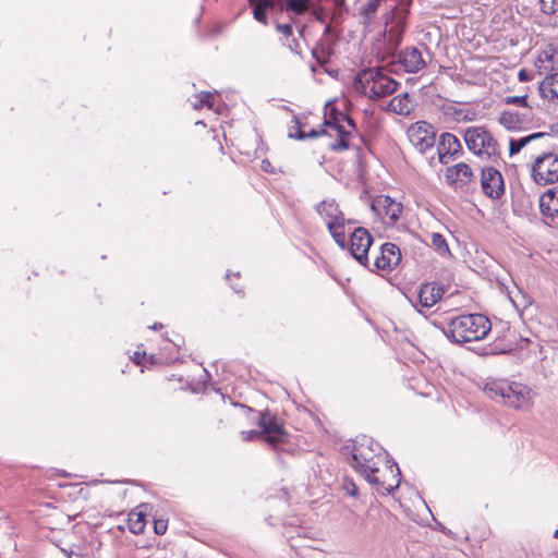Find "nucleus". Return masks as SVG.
<instances>
[{
	"mask_svg": "<svg viewBox=\"0 0 558 558\" xmlns=\"http://www.w3.org/2000/svg\"><path fill=\"white\" fill-rule=\"evenodd\" d=\"M355 124L345 113L338 111L335 107H327L325 121L319 129H312L308 133L299 131L298 138L328 136L331 141L328 144L333 151H342L349 148Z\"/></svg>",
	"mask_w": 558,
	"mask_h": 558,
	"instance_id": "obj_1",
	"label": "nucleus"
},
{
	"mask_svg": "<svg viewBox=\"0 0 558 558\" xmlns=\"http://www.w3.org/2000/svg\"><path fill=\"white\" fill-rule=\"evenodd\" d=\"M483 390L490 399L501 398L505 405L515 410L527 411L534 403L535 393L522 383L489 379Z\"/></svg>",
	"mask_w": 558,
	"mask_h": 558,
	"instance_id": "obj_2",
	"label": "nucleus"
},
{
	"mask_svg": "<svg viewBox=\"0 0 558 558\" xmlns=\"http://www.w3.org/2000/svg\"><path fill=\"white\" fill-rule=\"evenodd\" d=\"M353 85L363 96L369 99H379L393 94L399 84L383 69L369 68L355 75Z\"/></svg>",
	"mask_w": 558,
	"mask_h": 558,
	"instance_id": "obj_3",
	"label": "nucleus"
},
{
	"mask_svg": "<svg viewBox=\"0 0 558 558\" xmlns=\"http://www.w3.org/2000/svg\"><path fill=\"white\" fill-rule=\"evenodd\" d=\"M492 329L490 320L482 314L461 315L449 324V336L457 344L484 339Z\"/></svg>",
	"mask_w": 558,
	"mask_h": 558,
	"instance_id": "obj_4",
	"label": "nucleus"
},
{
	"mask_svg": "<svg viewBox=\"0 0 558 558\" xmlns=\"http://www.w3.org/2000/svg\"><path fill=\"white\" fill-rule=\"evenodd\" d=\"M468 149L474 155L494 159L499 156V145L492 133L484 126H470L464 132Z\"/></svg>",
	"mask_w": 558,
	"mask_h": 558,
	"instance_id": "obj_5",
	"label": "nucleus"
},
{
	"mask_svg": "<svg viewBox=\"0 0 558 558\" xmlns=\"http://www.w3.org/2000/svg\"><path fill=\"white\" fill-rule=\"evenodd\" d=\"M376 449L371 445L359 442L352 449L351 465L361 474L366 477L372 472H379L378 464L384 460L380 454V447L376 444Z\"/></svg>",
	"mask_w": 558,
	"mask_h": 558,
	"instance_id": "obj_6",
	"label": "nucleus"
},
{
	"mask_svg": "<svg viewBox=\"0 0 558 558\" xmlns=\"http://www.w3.org/2000/svg\"><path fill=\"white\" fill-rule=\"evenodd\" d=\"M531 175L539 185L558 182V155L548 151L537 156L532 163Z\"/></svg>",
	"mask_w": 558,
	"mask_h": 558,
	"instance_id": "obj_7",
	"label": "nucleus"
},
{
	"mask_svg": "<svg viewBox=\"0 0 558 558\" xmlns=\"http://www.w3.org/2000/svg\"><path fill=\"white\" fill-rule=\"evenodd\" d=\"M364 478L376 487L378 494L388 495L399 487L401 473L397 463L392 462L385 470L379 469V472H372Z\"/></svg>",
	"mask_w": 558,
	"mask_h": 558,
	"instance_id": "obj_8",
	"label": "nucleus"
},
{
	"mask_svg": "<svg viewBox=\"0 0 558 558\" xmlns=\"http://www.w3.org/2000/svg\"><path fill=\"white\" fill-rule=\"evenodd\" d=\"M407 136L411 145L421 154L432 149L436 142L433 125L425 121H417L409 126Z\"/></svg>",
	"mask_w": 558,
	"mask_h": 558,
	"instance_id": "obj_9",
	"label": "nucleus"
},
{
	"mask_svg": "<svg viewBox=\"0 0 558 558\" xmlns=\"http://www.w3.org/2000/svg\"><path fill=\"white\" fill-rule=\"evenodd\" d=\"M445 181L453 190L468 191L476 182V174L466 162H458L445 170Z\"/></svg>",
	"mask_w": 558,
	"mask_h": 558,
	"instance_id": "obj_10",
	"label": "nucleus"
},
{
	"mask_svg": "<svg viewBox=\"0 0 558 558\" xmlns=\"http://www.w3.org/2000/svg\"><path fill=\"white\" fill-rule=\"evenodd\" d=\"M258 426L262 429L264 439L272 448H277L280 444L286 442L287 432L275 415H270L268 412L260 413Z\"/></svg>",
	"mask_w": 558,
	"mask_h": 558,
	"instance_id": "obj_11",
	"label": "nucleus"
},
{
	"mask_svg": "<svg viewBox=\"0 0 558 558\" xmlns=\"http://www.w3.org/2000/svg\"><path fill=\"white\" fill-rule=\"evenodd\" d=\"M172 353H178V351H157V353H151L147 355V351H133V355H130L129 359L135 365H138L143 368H148L149 366H163L173 364L178 361V355H173Z\"/></svg>",
	"mask_w": 558,
	"mask_h": 558,
	"instance_id": "obj_12",
	"label": "nucleus"
},
{
	"mask_svg": "<svg viewBox=\"0 0 558 558\" xmlns=\"http://www.w3.org/2000/svg\"><path fill=\"white\" fill-rule=\"evenodd\" d=\"M481 186L486 196L498 199L505 193L504 177L496 168L486 167L481 173Z\"/></svg>",
	"mask_w": 558,
	"mask_h": 558,
	"instance_id": "obj_13",
	"label": "nucleus"
},
{
	"mask_svg": "<svg viewBox=\"0 0 558 558\" xmlns=\"http://www.w3.org/2000/svg\"><path fill=\"white\" fill-rule=\"evenodd\" d=\"M373 243V238L367 229L359 227L350 236V252L362 265L367 263V253Z\"/></svg>",
	"mask_w": 558,
	"mask_h": 558,
	"instance_id": "obj_14",
	"label": "nucleus"
},
{
	"mask_svg": "<svg viewBox=\"0 0 558 558\" xmlns=\"http://www.w3.org/2000/svg\"><path fill=\"white\" fill-rule=\"evenodd\" d=\"M401 262L399 247L393 243H384L379 254L375 257L374 266L377 270L391 271Z\"/></svg>",
	"mask_w": 558,
	"mask_h": 558,
	"instance_id": "obj_15",
	"label": "nucleus"
},
{
	"mask_svg": "<svg viewBox=\"0 0 558 558\" xmlns=\"http://www.w3.org/2000/svg\"><path fill=\"white\" fill-rule=\"evenodd\" d=\"M535 66L539 74L558 72V43L547 45L537 56Z\"/></svg>",
	"mask_w": 558,
	"mask_h": 558,
	"instance_id": "obj_16",
	"label": "nucleus"
},
{
	"mask_svg": "<svg viewBox=\"0 0 558 558\" xmlns=\"http://www.w3.org/2000/svg\"><path fill=\"white\" fill-rule=\"evenodd\" d=\"M399 63L405 72L416 73L425 68L426 63L418 49L414 47L405 48L399 53Z\"/></svg>",
	"mask_w": 558,
	"mask_h": 558,
	"instance_id": "obj_17",
	"label": "nucleus"
},
{
	"mask_svg": "<svg viewBox=\"0 0 558 558\" xmlns=\"http://www.w3.org/2000/svg\"><path fill=\"white\" fill-rule=\"evenodd\" d=\"M462 149L458 137L451 133H444L438 143L439 161L444 165L448 163L450 157L456 156Z\"/></svg>",
	"mask_w": 558,
	"mask_h": 558,
	"instance_id": "obj_18",
	"label": "nucleus"
},
{
	"mask_svg": "<svg viewBox=\"0 0 558 558\" xmlns=\"http://www.w3.org/2000/svg\"><path fill=\"white\" fill-rule=\"evenodd\" d=\"M381 208L383 218L386 223H395L401 217L403 206L390 196H379L376 201Z\"/></svg>",
	"mask_w": 558,
	"mask_h": 558,
	"instance_id": "obj_19",
	"label": "nucleus"
},
{
	"mask_svg": "<svg viewBox=\"0 0 558 558\" xmlns=\"http://www.w3.org/2000/svg\"><path fill=\"white\" fill-rule=\"evenodd\" d=\"M539 208L544 217L555 219L558 217V189L548 190L539 197Z\"/></svg>",
	"mask_w": 558,
	"mask_h": 558,
	"instance_id": "obj_20",
	"label": "nucleus"
},
{
	"mask_svg": "<svg viewBox=\"0 0 558 558\" xmlns=\"http://www.w3.org/2000/svg\"><path fill=\"white\" fill-rule=\"evenodd\" d=\"M444 290L436 283H425L418 292V301L423 307L434 306L442 296Z\"/></svg>",
	"mask_w": 558,
	"mask_h": 558,
	"instance_id": "obj_21",
	"label": "nucleus"
},
{
	"mask_svg": "<svg viewBox=\"0 0 558 558\" xmlns=\"http://www.w3.org/2000/svg\"><path fill=\"white\" fill-rule=\"evenodd\" d=\"M388 110L400 116H409L414 110L413 98L408 93L399 94L390 100Z\"/></svg>",
	"mask_w": 558,
	"mask_h": 558,
	"instance_id": "obj_22",
	"label": "nucleus"
},
{
	"mask_svg": "<svg viewBox=\"0 0 558 558\" xmlns=\"http://www.w3.org/2000/svg\"><path fill=\"white\" fill-rule=\"evenodd\" d=\"M539 94L544 99L558 100V72L546 74L539 84Z\"/></svg>",
	"mask_w": 558,
	"mask_h": 558,
	"instance_id": "obj_23",
	"label": "nucleus"
},
{
	"mask_svg": "<svg viewBox=\"0 0 558 558\" xmlns=\"http://www.w3.org/2000/svg\"><path fill=\"white\" fill-rule=\"evenodd\" d=\"M317 211L320 218L325 221L326 226L329 222L337 221L344 216L335 201L322 202L317 207Z\"/></svg>",
	"mask_w": 558,
	"mask_h": 558,
	"instance_id": "obj_24",
	"label": "nucleus"
},
{
	"mask_svg": "<svg viewBox=\"0 0 558 558\" xmlns=\"http://www.w3.org/2000/svg\"><path fill=\"white\" fill-rule=\"evenodd\" d=\"M276 2L277 0H250L254 19L263 25H267L266 13L268 10L274 9Z\"/></svg>",
	"mask_w": 558,
	"mask_h": 558,
	"instance_id": "obj_25",
	"label": "nucleus"
},
{
	"mask_svg": "<svg viewBox=\"0 0 558 558\" xmlns=\"http://www.w3.org/2000/svg\"><path fill=\"white\" fill-rule=\"evenodd\" d=\"M344 216L341 219H338L337 221L329 222L327 225V228L336 241V243L343 247L345 245V227H344Z\"/></svg>",
	"mask_w": 558,
	"mask_h": 558,
	"instance_id": "obj_26",
	"label": "nucleus"
},
{
	"mask_svg": "<svg viewBox=\"0 0 558 558\" xmlns=\"http://www.w3.org/2000/svg\"><path fill=\"white\" fill-rule=\"evenodd\" d=\"M380 7V2L377 0H368L361 5L359 13L363 19L365 25H371L376 17L377 11Z\"/></svg>",
	"mask_w": 558,
	"mask_h": 558,
	"instance_id": "obj_27",
	"label": "nucleus"
},
{
	"mask_svg": "<svg viewBox=\"0 0 558 558\" xmlns=\"http://www.w3.org/2000/svg\"><path fill=\"white\" fill-rule=\"evenodd\" d=\"M544 133H533L527 136L517 138V140H510L509 142V155L513 156L518 154L523 147H525L531 142L535 141L536 138L543 137Z\"/></svg>",
	"mask_w": 558,
	"mask_h": 558,
	"instance_id": "obj_28",
	"label": "nucleus"
},
{
	"mask_svg": "<svg viewBox=\"0 0 558 558\" xmlns=\"http://www.w3.org/2000/svg\"><path fill=\"white\" fill-rule=\"evenodd\" d=\"M498 122L508 130H515L520 128L522 120L518 112L502 111Z\"/></svg>",
	"mask_w": 558,
	"mask_h": 558,
	"instance_id": "obj_29",
	"label": "nucleus"
},
{
	"mask_svg": "<svg viewBox=\"0 0 558 558\" xmlns=\"http://www.w3.org/2000/svg\"><path fill=\"white\" fill-rule=\"evenodd\" d=\"M286 10L302 15L308 10V0H277Z\"/></svg>",
	"mask_w": 558,
	"mask_h": 558,
	"instance_id": "obj_30",
	"label": "nucleus"
},
{
	"mask_svg": "<svg viewBox=\"0 0 558 558\" xmlns=\"http://www.w3.org/2000/svg\"><path fill=\"white\" fill-rule=\"evenodd\" d=\"M145 519L142 512H131L128 519V526L131 533L141 534L145 530Z\"/></svg>",
	"mask_w": 558,
	"mask_h": 558,
	"instance_id": "obj_31",
	"label": "nucleus"
},
{
	"mask_svg": "<svg viewBox=\"0 0 558 558\" xmlns=\"http://www.w3.org/2000/svg\"><path fill=\"white\" fill-rule=\"evenodd\" d=\"M527 98H529V87H524V88H522V93L518 96L504 97V102L507 105H514L518 107L530 108Z\"/></svg>",
	"mask_w": 558,
	"mask_h": 558,
	"instance_id": "obj_32",
	"label": "nucleus"
},
{
	"mask_svg": "<svg viewBox=\"0 0 558 558\" xmlns=\"http://www.w3.org/2000/svg\"><path fill=\"white\" fill-rule=\"evenodd\" d=\"M432 245L441 255L450 254L449 246L445 236L441 233H433L430 236Z\"/></svg>",
	"mask_w": 558,
	"mask_h": 558,
	"instance_id": "obj_33",
	"label": "nucleus"
},
{
	"mask_svg": "<svg viewBox=\"0 0 558 558\" xmlns=\"http://www.w3.org/2000/svg\"><path fill=\"white\" fill-rule=\"evenodd\" d=\"M214 97H215L214 94L210 92H202L197 96V101L193 104V108L195 110H201L204 107L211 109L214 106V104H213Z\"/></svg>",
	"mask_w": 558,
	"mask_h": 558,
	"instance_id": "obj_34",
	"label": "nucleus"
},
{
	"mask_svg": "<svg viewBox=\"0 0 558 558\" xmlns=\"http://www.w3.org/2000/svg\"><path fill=\"white\" fill-rule=\"evenodd\" d=\"M218 150H219L220 157H219V166L217 167V170L220 172H225L233 166V160L225 154L223 147L221 145H219Z\"/></svg>",
	"mask_w": 558,
	"mask_h": 558,
	"instance_id": "obj_35",
	"label": "nucleus"
},
{
	"mask_svg": "<svg viewBox=\"0 0 558 558\" xmlns=\"http://www.w3.org/2000/svg\"><path fill=\"white\" fill-rule=\"evenodd\" d=\"M541 11L545 14H554L557 11L556 0H538Z\"/></svg>",
	"mask_w": 558,
	"mask_h": 558,
	"instance_id": "obj_36",
	"label": "nucleus"
},
{
	"mask_svg": "<svg viewBox=\"0 0 558 558\" xmlns=\"http://www.w3.org/2000/svg\"><path fill=\"white\" fill-rule=\"evenodd\" d=\"M343 488L345 489L347 494H349L350 496H352V497L357 496V486L355 485V483L352 480L344 477Z\"/></svg>",
	"mask_w": 558,
	"mask_h": 558,
	"instance_id": "obj_37",
	"label": "nucleus"
},
{
	"mask_svg": "<svg viewBox=\"0 0 558 558\" xmlns=\"http://www.w3.org/2000/svg\"><path fill=\"white\" fill-rule=\"evenodd\" d=\"M241 435H242V439L244 441H251V440H254L255 438L264 437L262 429L260 430H247V432L243 430L241 433Z\"/></svg>",
	"mask_w": 558,
	"mask_h": 558,
	"instance_id": "obj_38",
	"label": "nucleus"
},
{
	"mask_svg": "<svg viewBox=\"0 0 558 558\" xmlns=\"http://www.w3.org/2000/svg\"><path fill=\"white\" fill-rule=\"evenodd\" d=\"M276 28L287 39L293 35V27L291 24H277Z\"/></svg>",
	"mask_w": 558,
	"mask_h": 558,
	"instance_id": "obj_39",
	"label": "nucleus"
},
{
	"mask_svg": "<svg viewBox=\"0 0 558 558\" xmlns=\"http://www.w3.org/2000/svg\"><path fill=\"white\" fill-rule=\"evenodd\" d=\"M154 530L156 534L163 535L167 531V522L165 520H155Z\"/></svg>",
	"mask_w": 558,
	"mask_h": 558,
	"instance_id": "obj_40",
	"label": "nucleus"
},
{
	"mask_svg": "<svg viewBox=\"0 0 558 558\" xmlns=\"http://www.w3.org/2000/svg\"><path fill=\"white\" fill-rule=\"evenodd\" d=\"M518 78L520 82H530L533 77L525 69H521L518 73Z\"/></svg>",
	"mask_w": 558,
	"mask_h": 558,
	"instance_id": "obj_41",
	"label": "nucleus"
},
{
	"mask_svg": "<svg viewBox=\"0 0 558 558\" xmlns=\"http://www.w3.org/2000/svg\"><path fill=\"white\" fill-rule=\"evenodd\" d=\"M170 341L178 349L181 348L184 344L183 338L180 337L179 335L175 336L174 340H170Z\"/></svg>",
	"mask_w": 558,
	"mask_h": 558,
	"instance_id": "obj_42",
	"label": "nucleus"
},
{
	"mask_svg": "<svg viewBox=\"0 0 558 558\" xmlns=\"http://www.w3.org/2000/svg\"><path fill=\"white\" fill-rule=\"evenodd\" d=\"M162 327V324H154L153 326H150V328L154 330L161 329Z\"/></svg>",
	"mask_w": 558,
	"mask_h": 558,
	"instance_id": "obj_43",
	"label": "nucleus"
},
{
	"mask_svg": "<svg viewBox=\"0 0 558 558\" xmlns=\"http://www.w3.org/2000/svg\"><path fill=\"white\" fill-rule=\"evenodd\" d=\"M554 537L558 538V530L554 532Z\"/></svg>",
	"mask_w": 558,
	"mask_h": 558,
	"instance_id": "obj_44",
	"label": "nucleus"
},
{
	"mask_svg": "<svg viewBox=\"0 0 558 558\" xmlns=\"http://www.w3.org/2000/svg\"><path fill=\"white\" fill-rule=\"evenodd\" d=\"M377 1L381 3L383 0H377Z\"/></svg>",
	"mask_w": 558,
	"mask_h": 558,
	"instance_id": "obj_45",
	"label": "nucleus"
}]
</instances>
